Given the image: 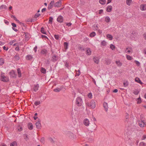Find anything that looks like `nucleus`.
Instances as JSON below:
<instances>
[{
  "label": "nucleus",
  "instance_id": "39",
  "mask_svg": "<svg viewBox=\"0 0 146 146\" xmlns=\"http://www.w3.org/2000/svg\"><path fill=\"white\" fill-rule=\"evenodd\" d=\"M7 8V7L6 6L4 5H1L0 7V9H5Z\"/></svg>",
  "mask_w": 146,
  "mask_h": 146
},
{
  "label": "nucleus",
  "instance_id": "42",
  "mask_svg": "<svg viewBox=\"0 0 146 146\" xmlns=\"http://www.w3.org/2000/svg\"><path fill=\"white\" fill-rule=\"evenodd\" d=\"M60 89L58 88H57L54 89V91L55 92H59L60 91Z\"/></svg>",
  "mask_w": 146,
  "mask_h": 146
},
{
  "label": "nucleus",
  "instance_id": "37",
  "mask_svg": "<svg viewBox=\"0 0 146 146\" xmlns=\"http://www.w3.org/2000/svg\"><path fill=\"white\" fill-rule=\"evenodd\" d=\"M110 17H106L105 18V21L107 22L108 23L110 22Z\"/></svg>",
  "mask_w": 146,
  "mask_h": 146
},
{
  "label": "nucleus",
  "instance_id": "64",
  "mask_svg": "<svg viewBox=\"0 0 146 146\" xmlns=\"http://www.w3.org/2000/svg\"><path fill=\"white\" fill-rule=\"evenodd\" d=\"M37 46H36L34 48L33 50L35 52H36L37 51Z\"/></svg>",
  "mask_w": 146,
  "mask_h": 146
},
{
  "label": "nucleus",
  "instance_id": "43",
  "mask_svg": "<svg viewBox=\"0 0 146 146\" xmlns=\"http://www.w3.org/2000/svg\"><path fill=\"white\" fill-rule=\"evenodd\" d=\"M141 98L139 97L137 99V104H140L141 102Z\"/></svg>",
  "mask_w": 146,
  "mask_h": 146
},
{
  "label": "nucleus",
  "instance_id": "11",
  "mask_svg": "<svg viewBox=\"0 0 146 146\" xmlns=\"http://www.w3.org/2000/svg\"><path fill=\"white\" fill-rule=\"evenodd\" d=\"M140 9L142 11H145L146 10V4H143L141 5Z\"/></svg>",
  "mask_w": 146,
  "mask_h": 146
},
{
  "label": "nucleus",
  "instance_id": "36",
  "mask_svg": "<svg viewBox=\"0 0 146 146\" xmlns=\"http://www.w3.org/2000/svg\"><path fill=\"white\" fill-rule=\"evenodd\" d=\"M110 48L112 50H114L115 48V46L112 44H111L110 45Z\"/></svg>",
  "mask_w": 146,
  "mask_h": 146
},
{
  "label": "nucleus",
  "instance_id": "14",
  "mask_svg": "<svg viewBox=\"0 0 146 146\" xmlns=\"http://www.w3.org/2000/svg\"><path fill=\"white\" fill-rule=\"evenodd\" d=\"M39 85L38 84L34 85V91L35 92L37 91L38 90Z\"/></svg>",
  "mask_w": 146,
  "mask_h": 146
},
{
  "label": "nucleus",
  "instance_id": "57",
  "mask_svg": "<svg viewBox=\"0 0 146 146\" xmlns=\"http://www.w3.org/2000/svg\"><path fill=\"white\" fill-rule=\"evenodd\" d=\"M53 7L52 6H51L49 4L48 6V9L50 10L52 9Z\"/></svg>",
  "mask_w": 146,
  "mask_h": 146
},
{
  "label": "nucleus",
  "instance_id": "2",
  "mask_svg": "<svg viewBox=\"0 0 146 146\" xmlns=\"http://www.w3.org/2000/svg\"><path fill=\"white\" fill-rule=\"evenodd\" d=\"M86 106L88 107H91L92 109H94L96 107V103L95 100H92L89 102H86Z\"/></svg>",
  "mask_w": 146,
  "mask_h": 146
},
{
  "label": "nucleus",
  "instance_id": "3",
  "mask_svg": "<svg viewBox=\"0 0 146 146\" xmlns=\"http://www.w3.org/2000/svg\"><path fill=\"white\" fill-rule=\"evenodd\" d=\"M76 104L78 106H80L82 105L83 101L82 98L80 97H77L76 99Z\"/></svg>",
  "mask_w": 146,
  "mask_h": 146
},
{
  "label": "nucleus",
  "instance_id": "52",
  "mask_svg": "<svg viewBox=\"0 0 146 146\" xmlns=\"http://www.w3.org/2000/svg\"><path fill=\"white\" fill-rule=\"evenodd\" d=\"M88 97L90 99L92 98V94L91 93H89L88 95Z\"/></svg>",
  "mask_w": 146,
  "mask_h": 146
},
{
  "label": "nucleus",
  "instance_id": "56",
  "mask_svg": "<svg viewBox=\"0 0 146 146\" xmlns=\"http://www.w3.org/2000/svg\"><path fill=\"white\" fill-rule=\"evenodd\" d=\"M54 37L56 40H58L59 38V36L58 35H54Z\"/></svg>",
  "mask_w": 146,
  "mask_h": 146
},
{
  "label": "nucleus",
  "instance_id": "38",
  "mask_svg": "<svg viewBox=\"0 0 146 146\" xmlns=\"http://www.w3.org/2000/svg\"><path fill=\"white\" fill-rule=\"evenodd\" d=\"M41 52L42 54H45L47 52V50L45 49H43L41 50Z\"/></svg>",
  "mask_w": 146,
  "mask_h": 146
},
{
  "label": "nucleus",
  "instance_id": "59",
  "mask_svg": "<svg viewBox=\"0 0 146 146\" xmlns=\"http://www.w3.org/2000/svg\"><path fill=\"white\" fill-rule=\"evenodd\" d=\"M49 140L52 143H53L54 142V141L52 138L49 137Z\"/></svg>",
  "mask_w": 146,
  "mask_h": 146
},
{
  "label": "nucleus",
  "instance_id": "1",
  "mask_svg": "<svg viewBox=\"0 0 146 146\" xmlns=\"http://www.w3.org/2000/svg\"><path fill=\"white\" fill-rule=\"evenodd\" d=\"M94 133L93 131H90L87 135V138L88 141L89 142H92L94 139Z\"/></svg>",
  "mask_w": 146,
  "mask_h": 146
},
{
  "label": "nucleus",
  "instance_id": "10",
  "mask_svg": "<svg viewBox=\"0 0 146 146\" xmlns=\"http://www.w3.org/2000/svg\"><path fill=\"white\" fill-rule=\"evenodd\" d=\"M84 124L86 126L89 125L90 122L89 120L87 119H85L84 120Z\"/></svg>",
  "mask_w": 146,
  "mask_h": 146
},
{
  "label": "nucleus",
  "instance_id": "31",
  "mask_svg": "<svg viewBox=\"0 0 146 146\" xmlns=\"http://www.w3.org/2000/svg\"><path fill=\"white\" fill-rule=\"evenodd\" d=\"M96 35V33L94 32H93L90 33V36L91 37H94Z\"/></svg>",
  "mask_w": 146,
  "mask_h": 146
},
{
  "label": "nucleus",
  "instance_id": "8",
  "mask_svg": "<svg viewBox=\"0 0 146 146\" xmlns=\"http://www.w3.org/2000/svg\"><path fill=\"white\" fill-rule=\"evenodd\" d=\"M35 125L36 128L38 129H40L41 127V124L40 123V121L39 119H38V121L35 123Z\"/></svg>",
  "mask_w": 146,
  "mask_h": 146
},
{
  "label": "nucleus",
  "instance_id": "62",
  "mask_svg": "<svg viewBox=\"0 0 146 146\" xmlns=\"http://www.w3.org/2000/svg\"><path fill=\"white\" fill-rule=\"evenodd\" d=\"M78 48L79 50H81L82 51H84L85 50L84 48H82L81 46H79Z\"/></svg>",
  "mask_w": 146,
  "mask_h": 146
},
{
  "label": "nucleus",
  "instance_id": "17",
  "mask_svg": "<svg viewBox=\"0 0 146 146\" xmlns=\"http://www.w3.org/2000/svg\"><path fill=\"white\" fill-rule=\"evenodd\" d=\"M112 9V7L111 5L108 6L106 9V11L108 12H110Z\"/></svg>",
  "mask_w": 146,
  "mask_h": 146
},
{
  "label": "nucleus",
  "instance_id": "4",
  "mask_svg": "<svg viewBox=\"0 0 146 146\" xmlns=\"http://www.w3.org/2000/svg\"><path fill=\"white\" fill-rule=\"evenodd\" d=\"M66 135L68 138L70 139L73 140L75 137L74 134L71 132H68Z\"/></svg>",
  "mask_w": 146,
  "mask_h": 146
},
{
  "label": "nucleus",
  "instance_id": "51",
  "mask_svg": "<svg viewBox=\"0 0 146 146\" xmlns=\"http://www.w3.org/2000/svg\"><path fill=\"white\" fill-rule=\"evenodd\" d=\"M33 21V19L29 18L27 20L28 22H32Z\"/></svg>",
  "mask_w": 146,
  "mask_h": 146
},
{
  "label": "nucleus",
  "instance_id": "5",
  "mask_svg": "<svg viewBox=\"0 0 146 146\" xmlns=\"http://www.w3.org/2000/svg\"><path fill=\"white\" fill-rule=\"evenodd\" d=\"M138 124L140 127H144L146 125V121L144 120L139 121L138 122Z\"/></svg>",
  "mask_w": 146,
  "mask_h": 146
},
{
  "label": "nucleus",
  "instance_id": "20",
  "mask_svg": "<svg viewBox=\"0 0 146 146\" xmlns=\"http://www.w3.org/2000/svg\"><path fill=\"white\" fill-rule=\"evenodd\" d=\"M94 62L96 64H98L99 62V60L97 57H94L93 58Z\"/></svg>",
  "mask_w": 146,
  "mask_h": 146
},
{
  "label": "nucleus",
  "instance_id": "29",
  "mask_svg": "<svg viewBox=\"0 0 146 146\" xmlns=\"http://www.w3.org/2000/svg\"><path fill=\"white\" fill-rule=\"evenodd\" d=\"M33 58L32 56L31 55H28L26 56V59L27 60H31Z\"/></svg>",
  "mask_w": 146,
  "mask_h": 146
},
{
  "label": "nucleus",
  "instance_id": "19",
  "mask_svg": "<svg viewBox=\"0 0 146 146\" xmlns=\"http://www.w3.org/2000/svg\"><path fill=\"white\" fill-rule=\"evenodd\" d=\"M135 82L139 83L141 84H142L143 83L140 80L139 78L136 77L135 79Z\"/></svg>",
  "mask_w": 146,
  "mask_h": 146
},
{
  "label": "nucleus",
  "instance_id": "27",
  "mask_svg": "<svg viewBox=\"0 0 146 146\" xmlns=\"http://www.w3.org/2000/svg\"><path fill=\"white\" fill-rule=\"evenodd\" d=\"M14 58L16 60H18L20 59V57L18 54H17L14 56Z\"/></svg>",
  "mask_w": 146,
  "mask_h": 146
},
{
  "label": "nucleus",
  "instance_id": "54",
  "mask_svg": "<svg viewBox=\"0 0 146 146\" xmlns=\"http://www.w3.org/2000/svg\"><path fill=\"white\" fill-rule=\"evenodd\" d=\"M40 15V14L39 13H36L35 16L34 17L35 18H37Z\"/></svg>",
  "mask_w": 146,
  "mask_h": 146
},
{
  "label": "nucleus",
  "instance_id": "48",
  "mask_svg": "<svg viewBox=\"0 0 146 146\" xmlns=\"http://www.w3.org/2000/svg\"><path fill=\"white\" fill-rule=\"evenodd\" d=\"M40 104V101H35L34 103L35 105L36 106H37V105H39Z\"/></svg>",
  "mask_w": 146,
  "mask_h": 146
},
{
  "label": "nucleus",
  "instance_id": "6",
  "mask_svg": "<svg viewBox=\"0 0 146 146\" xmlns=\"http://www.w3.org/2000/svg\"><path fill=\"white\" fill-rule=\"evenodd\" d=\"M62 0H60L55 3H54V6L56 7H59L62 5Z\"/></svg>",
  "mask_w": 146,
  "mask_h": 146
},
{
  "label": "nucleus",
  "instance_id": "45",
  "mask_svg": "<svg viewBox=\"0 0 146 146\" xmlns=\"http://www.w3.org/2000/svg\"><path fill=\"white\" fill-rule=\"evenodd\" d=\"M11 17L13 18L16 21H17L18 22H19V21L17 20V19L16 18V17L14 15H12L11 16Z\"/></svg>",
  "mask_w": 146,
  "mask_h": 146
},
{
  "label": "nucleus",
  "instance_id": "13",
  "mask_svg": "<svg viewBox=\"0 0 146 146\" xmlns=\"http://www.w3.org/2000/svg\"><path fill=\"white\" fill-rule=\"evenodd\" d=\"M103 106L105 109V110L106 111H107L108 110V103L106 102H104L103 103Z\"/></svg>",
  "mask_w": 146,
  "mask_h": 146
},
{
  "label": "nucleus",
  "instance_id": "41",
  "mask_svg": "<svg viewBox=\"0 0 146 146\" xmlns=\"http://www.w3.org/2000/svg\"><path fill=\"white\" fill-rule=\"evenodd\" d=\"M41 71L42 73L43 74H45L46 73V70L45 68H42L41 69Z\"/></svg>",
  "mask_w": 146,
  "mask_h": 146
},
{
  "label": "nucleus",
  "instance_id": "18",
  "mask_svg": "<svg viewBox=\"0 0 146 146\" xmlns=\"http://www.w3.org/2000/svg\"><path fill=\"white\" fill-rule=\"evenodd\" d=\"M91 51L90 48H86V53L87 55H90L91 54Z\"/></svg>",
  "mask_w": 146,
  "mask_h": 146
},
{
  "label": "nucleus",
  "instance_id": "33",
  "mask_svg": "<svg viewBox=\"0 0 146 146\" xmlns=\"http://www.w3.org/2000/svg\"><path fill=\"white\" fill-rule=\"evenodd\" d=\"M4 63V60L3 58H0V65H2Z\"/></svg>",
  "mask_w": 146,
  "mask_h": 146
},
{
  "label": "nucleus",
  "instance_id": "63",
  "mask_svg": "<svg viewBox=\"0 0 146 146\" xmlns=\"http://www.w3.org/2000/svg\"><path fill=\"white\" fill-rule=\"evenodd\" d=\"M4 21L5 23L7 25H8L9 24V22L7 20H4Z\"/></svg>",
  "mask_w": 146,
  "mask_h": 146
},
{
  "label": "nucleus",
  "instance_id": "24",
  "mask_svg": "<svg viewBox=\"0 0 146 146\" xmlns=\"http://www.w3.org/2000/svg\"><path fill=\"white\" fill-rule=\"evenodd\" d=\"M41 33L43 34L46 35V32L45 31L44 29V27H42L41 28L40 30Z\"/></svg>",
  "mask_w": 146,
  "mask_h": 146
},
{
  "label": "nucleus",
  "instance_id": "44",
  "mask_svg": "<svg viewBox=\"0 0 146 146\" xmlns=\"http://www.w3.org/2000/svg\"><path fill=\"white\" fill-rule=\"evenodd\" d=\"M17 145V143L15 141H14L12 143H11L10 145V146H15V145Z\"/></svg>",
  "mask_w": 146,
  "mask_h": 146
},
{
  "label": "nucleus",
  "instance_id": "12",
  "mask_svg": "<svg viewBox=\"0 0 146 146\" xmlns=\"http://www.w3.org/2000/svg\"><path fill=\"white\" fill-rule=\"evenodd\" d=\"M1 80L4 82H7L8 81L7 78L3 75H1Z\"/></svg>",
  "mask_w": 146,
  "mask_h": 146
},
{
  "label": "nucleus",
  "instance_id": "30",
  "mask_svg": "<svg viewBox=\"0 0 146 146\" xmlns=\"http://www.w3.org/2000/svg\"><path fill=\"white\" fill-rule=\"evenodd\" d=\"M107 38H109L110 40H112L113 38V37L111 35L108 34L106 35Z\"/></svg>",
  "mask_w": 146,
  "mask_h": 146
},
{
  "label": "nucleus",
  "instance_id": "25",
  "mask_svg": "<svg viewBox=\"0 0 146 146\" xmlns=\"http://www.w3.org/2000/svg\"><path fill=\"white\" fill-rule=\"evenodd\" d=\"M99 2L102 5H104L106 3V0H99Z\"/></svg>",
  "mask_w": 146,
  "mask_h": 146
},
{
  "label": "nucleus",
  "instance_id": "47",
  "mask_svg": "<svg viewBox=\"0 0 146 146\" xmlns=\"http://www.w3.org/2000/svg\"><path fill=\"white\" fill-rule=\"evenodd\" d=\"M134 62L136 63V65L138 66H140V62L137 60H135Z\"/></svg>",
  "mask_w": 146,
  "mask_h": 146
},
{
  "label": "nucleus",
  "instance_id": "34",
  "mask_svg": "<svg viewBox=\"0 0 146 146\" xmlns=\"http://www.w3.org/2000/svg\"><path fill=\"white\" fill-rule=\"evenodd\" d=\"M101 45L103 46H105L106 45V42L105 40H103L101 43Z\"/></svg>",
  "mask_w": 146,
  "mask_h": 146
},
{
  "label": "nucleus",
  "instance_id": "58",
  "mask_svg": "<svg viewBox=\"0 0 146 146\" xmlns=\"http://www.w3.org/2000/svg\"><path fill=\"white\" fill-rule=\"evenodd\" d=\"M53 7L52 6H51L49 4L48 6V9L50 10L52 9Z\"/></svg>",
  "mask_w": 146,
  "mask_h": 146
},
{
  "label": "nucleus",
  "instance_id": "35",
  "mask_svg": "<svg viewBox=\"0 0 146 146\" xmlns=\"http://www.w3.org/2000/svg\"><path fill=\"white\" fill-rule=\"evenodd\" d=\"M132 1V0H126V4L127 5H130Z\"/></svg>",
  "mask_w": 146,
  "mask_h": 146
},
{
  "label": "nucleus",
  "instance_id": "16",
  "mask_svg": "<svg viewBox=\"0 0 146 146\" xmlns=\"http://www.w3.org/2000/svg\"><path fill=\"white\" fill-rule=\"evenodd\" d=\"M115 63L118 67H121L122 65V62H121L119 60L115 61Z\"/></svg>",
  "mask_w": 146,
  "mask_h": 146
},
{
  "label": "nucleus",
  "instance_id": "55",
  "mask_svg": "<svg viewBox=\"0 0 146 146\" xmlns=\"http://www.w3.org/2000/svg\"><path fill=\"white\" fill-rule=\"evenodd\" d=\"M146 139V135H143L142 137L141 140H144Z\"/></svg>",
  "mask_w": 146,
  "mask_h": 146
},
{
  "label": "nucleus",
  "instance_id": "9",
  "mask_svg": "<svg viewBox=\"0 0 146 146\" xmlns=\"http://www.w3.org/2000/svg\"><path fill=\"white\" fill-rule=\"evenodd\" d=\"M57 21L59 23H62L63 21V18L61 15L59 16L57 19Z\"/></svg>",
  "mask_w": 146,
  "mask_h": 146
},
{
  "label": "nucleus",
  "instance_id": "60",
  "mask_svg": "<svg viewBox=\"0 0 146 146\" xmlns=\"http://www.w3.org/2000/svg\"><path fill=\"white\" fill-rule=\"evenodd\" d=\"M40 141L42 143H44V137L40 139Z\"/></svg>",
  "mask_w": 146,
  "mask_h": 146
},
{
  "label": "nucleus",
  "instance_id": "23",
  "mask_svg": "<svg viewBox=\"0 0 146 146\" xmlns=\"http://www.w3.org/2000/svg\"><path fill=\"white\" fill-rule=\"evenodd\" d=\"M64 48L67 50L68 48V43L67 42H64Z\"/></svg>",
  "mask_w": 146,
  "mask_h": 146
},
{
  "label": "nucleus",
  "instance_id": "61",
  "mask_svg": "<svg viewBox=\"0 0 146 146\" xmlns=\"http://www.w3.org/2000/svg\"><path fill=\"white\" fill-rule=\"evenodd\" d=\"M11 25L13 27H15L17 26L14 23H11Z\"/></svg>",
  "mask_w": 146,
  "mask_h": 146
},
{
  "label": "nucleus",
  "instance_id": "32",
  "mask_svg": "<svg viewBox=\"0 0 146 146\" xmlns=\"http://www.w3.org/2000/svg\"><path fill=\"white\" fill-rule=\"evenodd\" d=\"M123 86L125 87H126L128 85V82L127 81H125L123 83Z\"/></svg>",
  "mask_w": 146,
  "mask_h": 146
},
{
  "label": "nucleus",
  "instance_id": "46",
  "mask_svg": "<svg viewBox=\"0 0 146 146\" xmlns=\"http://www.w3.org/2000/svg\"><path fill=\"white\" fill-rule=\"evenodd\" d=\"M16 40H14L11 41V42H10L9 43V44L11 45H12L15 42H16Z\"/></svg>",
  "mask_w": 146,
  "mask_h": 146
},
{
  "label": "nucleus",
  "instance_id": "53",
  "mask_svg": "<svg viewBox=\"0 0 146 146\" xmlns=\"http://www.w3.org/2000/svg\"><path fill=\"white\" fill-rule=\"evenodd\" d=\"M145 143L143 142H141L139 144L140 146H145Z\"/></svg>",
  "mask_w": 146,
  "mask_h": 146
},
{
  "label": "nucleus",
  "instance_id": "28",
  "mask_svg": "<svg viewBox=\"0 0 146 146\" xmlns=\"http://www.w3.org/2000/svg\"><path fill=\"white\" fill-rule=\"evenodd\" d=\"M139 92V91L137 89H135L133 90V93L135 95H137Z\"/></svg>",
  "mask_w": 146,
  "mask_h": 146
},
{
  "label": "nucleus",
  "instance_id": "26",
  "mask_svg": "<svg viewBox=\"0 0 146 146\" xmlns=\"http://www.w3.org/2000/svg\"><path fill=\"white\" fill-rule=\"evenodd\" d=\"M126 56L127 59L128 60H131L133 59V58L129 55H126Z\"/></svg>",
  "mask_w": 146,
  "mask_h": 146
},
{
  "label": "nucleus",
  "instance_id": "50",
  "mask_svg": "<svg viewBox=\"0 0 146 146\" xmlns=\"http://www.w3.org/2000/svg\"><path fill=\"white\" fill-rule=\"evenodd\" d=\"M76 71L78 72V73H76V76H79L80 74V70H79L78 71H77L76 70Z\"/></svg>",
  "mask_w": 146,
  "mask_h": 146
},
{
  "label": "nucleus",
  "instance_id": "15",
  "mask_svg": "<svg viewBox=\"0 0 146 146\" xmlns=\"http://www.w3.org/2000/svg\"><path fill=\"white\" fill-rule=\"evenodd\" d=\"M58 59V57L56 55H54L52 57V60L54 62L57 61Z\"/></svg>",
  "mask_w": 146,
  "mask_h": 146
},
{
  "label": "nucleus",
  "instance_id": "7",
  "mask_svg": "<svg viewBox=\"0 0 146 146\" xmlns=\"http://www.w3.org/2000/svg\"><path fill=\"white\" fill-rule=\"evenodd\" d=\"M10 76L11 78H15L17 76L15 71L13 70H11L9 73Z\"/></svg>",
  "mask_w": 146,
  "mask_h": 146
},
{
  "label": "nucleus",
  "instance_id": "22",
  "mask_svg": "<svg viewBox=\"0 0 146 146\" xmlns=\"http://www.w3.org/2000/svg\"><path fill=\"white\" fill-rule=\"evenodd\" d=\"M28 127L29 129L32 130L33 129V126L32 124L31 123H29L28 124Z\"/></svg>",
  "mask_w": 146,
  "mask_h": 146
},
{
  "label": "nucleus",
  "instance_id": "21",
  "mask_svg": "<svg viewBox=\"0 0 146 146\" xmlns=\"http://www.w3.org/2000/svg\"><path fill=\"white\" fill-rule=\"evenodd\" d=\"M17 72L18 74V76L19 77H21L22 76V74L21 73V70L19 68L17 69Z\"/></svg>",
  "mask_w": 146,
  "mask_h": 146
},
{
  "label": "nucleus",
  "instance_id": "40",
  "mask_svg": "<svg viewBox=\"0 0 146 146\" xmlns=\"http://www.w3.org/2000/svg\"><path fill=\"white\" fill-rule=\"evenodd\" d=\"M53 18L52 17H50L49 18V23L50 24H52V20Z\"/></svg>",
  "mask_w": 146,
  "mask_h": 146
},
{
  "label": "nucleus",
  "instance_id": "49",
  "mask_svg": "<svg viewBox=\"0 0 146 146\" xmlns=\"http://www.w3.org/2000/svg\"><path fill=\"white\" fill-rule=\"evenodd\" d=\"M49 5H50L54 7V1H51Z\"/></svg>",
  "mask_w": 146,
  "mask_h": 146
}]
</instances>
